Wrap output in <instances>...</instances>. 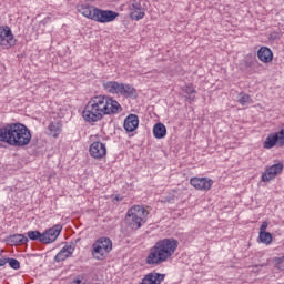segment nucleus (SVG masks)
Wrapping results in <instances>:
<instances>
[{
	"label": "nucleus",
	"mask_w": 284,
	"mask_h": 284,
	"mask_svg": "<svg viewBox=\"0 0 284 284\" xmlns=\"http://www.w3.org/2000/svg\"><path fill=\"white\" fill-rule=\"evenodd\" d=\"M165 281V274H161L158 272H151L142 278L140 284H161Z\"/></svg>",
	"instance_id": "nucleus-15"
},
{
	"label": "nucleus",
	"mask_w": 284,
	"mask_h": 284,
	"mask_svg": "<svg viewBox=\"0 0 284 284\" xmlns=\"http://www.w3.org/2000/svg\"><path fill=\"white\" fill-rule=\"evenodd\" d=\"M237 103H240V105H250V103H252V98H250V94L240 93L237 98Z\"/></svg>",
	"instance_id": "nucleus-25"
},
{
	"label": "nucleus",
	"mask_w": 284,
	"mask_h": 284,
	"mask_svg": "<svg viewBox=\"0 0 284 284\" xmlns=\"http://www.w3.org/2000/svg\"><path fill=\"white\" fill-rule=\"evenodd\" d=\"M123 108L119 101L108 95H95L84 106L82 118L87 123H97L108 114H119Z\"/></svg>",
	"instance_id": "nucleus-1"
},
{
	"label": "nucleus",
	"mask_w": 284,
	"mask_h": 284,
	"mask_svg": "<svg viewBox=\"0 0 284 284\" xmlns=\"http://www.w3.org/2000/svg\"><path fill=\"white\" fill-rule=\"evenodd\" d=\"M8 263L12 270H21V263L19 260L8 257Z\"/></svg>",
	"instance_id": "nucleus-28"
},
{
	"label": "nucleus",
	"mask_w": 284,
	"mask_h": 284,
	"mask_svg": "<svg viewBox=\"0 0 284 284\" xmlns=\"http://www.w3.org/2000/svg\"><path fill=\"white\" fill-rule=\"evenodd\" d=\"M78 10L83 17H87V19H91V21H94V13L97 12L98 8L80 6Z\"/></svg>",
	"instance_id": "nucleus-20"
},
{
	"label": "nucleus",
	"mask_w": 284,
	"mask_h": 284,
	"mask_svg": "<svg viewBox=\"0 0 284 284\" xmlns=\"http://www.w3.org/2000/svg\"><path fill=\"white\" fill-rule=\"evenodd\" d=\"M0 141L13 148H24L32 141V133L22 123H9L0 128Z\"/></svg>",
	"instance_id": "nucleus-3"
},
{
	"label": "nucleus",
	"mask_w": 284,
	"mask_h": 284,
	"mask_svg": "<svg viewBox=\"0 0 284 284\" xmlns=\"http://www.w3.org/2000/svg\"><path fill=\"white\" fill-rule=\"evenodd\" d=\"M9 241L14 243V245H26L28 237L23 234H13L9 236Z\"/></svg>",
	"instance_id": "nucleus-22"
},
{
	"label": "nucleus",
	"mask_w": 284,
	"mask_h": 284,
	"mask_svg": "<svg viewBox=\"0 0 284 284\" xmlns=\"http://www.w3.org/2000/svg\"><path fill=\"white\" fill-rule=\"evenodd\" d=\"M261 63L256 58L246 59L245 61V68H248L251 70H255L256 68H260Z\"/></svg>",
	"instance_id": "nucleus-27"
},
{
	"label": "nucleus",
	"mask_w": 284,
	"mask_h": 284,
	"mask_svg": "<svg viewBox=\"0 0 284 284\" xmlns=\"http://www.w3.org/2000/svg\"><path fill=\"white\" fill-rule=\"evenodd\" d=\"M275 265H276L277 270H281L282 272H284V256L277 257L275 260Z\"/></svg>",
	"instance_id": "nucleus-29"
},
{
	"label": "nucleus",
	"mask_w": 284,
	"mask_h": 284,
	"mask_svg": "<svg viewBox=\"0 0 284 284\" xmlns=\"http://www.w3.org/2000/svg\"><path fill=\"white\" fill-rule=\"evenodd\" d=\"M63 231V225L61 224H55L52 227L45 230L42 233V243L44 245H50V243H54V241H57V239H59V235L61 234V232Z\"/></svg>",
	"instance_id": "nucleus-10"
},
{
	"label": "nucleus",
	"mask_w": 284,
	"mask_h": 284,
	"mask_svg": "<svg viewBox=\"0 0 284 284\" xmlns=\"http://www.w3.org/2000/svg\"><path fill=\"white\" fill-rule=\"evenodd\" d=\"M74 252V247L72 245H64L62 250L55 255L54 261L55 263H61L65 261V258H70Z\"/></svg>",
	"instance_id": "nucleus-18"
},
{
	"label": "nucleus",
	"mask_w": 284,
	"mask_h": 284,
	"mask_svg": "<svg viewBox=\"0 0 284 284\" xmlns=\"http://www.w3.org/2000/svg\"><path fill=\"white\" fill-rule=\"evenodd\" d=\"M176 250H179V240L174 237L159 240L149 251L145 260L146 265L156 267V265L168 263L174 256Z\"/></svg>",
	"instance_id": "nucleus-2"
},
{
	"label": "nucleus",
	"mask_w": 284,
	"mask_h": 284,
	"mask_svg": "<svg viewBox=\"0 0 284 284\" xmlns=\"http://www.w3.org/2000/svg\"><path fill=\"white\" fill-rule=\"evenodd\" d=\"M258 239L261 243H264L265 245H270V243H272V233L260 232Z\"/></svg>",
	"instance_id": "nucleus-26"
},
{
	"label": "nucleus",
	"mask_w": 284,
	"mask_h": 284,
	"mask_svg": "<svg viewBox=\"0 0 284 284\" xmlns=\"http://www.w3.org/2000/svg\"><path fill=\"white\" fill-rule=\"evenodd\" d=\"M0 45L4 50H10V48L17 45V39H14L12 29L8 26L0 27Z\"/></svg>",
	"instance_id": "nucleus-7"
},
{
	"label": "nucleus",
	"mask_w": 284,
	"mask_h": 284,
	"mask_svg": "<svg viewBox=\"0 0 284 284\" xmlns=\"http://www.w3.org/2000/svg\"><path fill=\"white\" fill-rule=\"evenodd\" d=\"M1 254H3V251H0V256H1Z\"/></svg>",
	"instance_id": "nucleus-33"
},
{
	"label": "nucleus",
	"mask_w": 284,
	"mask_h": 284,
	"mask_svg": "<svg viewBox=\"0 0 284 284\" xmlns=\"http://www.w3.org/2000/svg\"><path fill=\"white\" fill-rule=\"evenodd\" d=\"M139 128V115L130 114L124 120V130L126 132H134Z\"/></svg>",
	"instance_id": "nucleus-17"
},
{
	"label": "nucleus",
	"mask_w": 284,
	"mask_h": 284,
	"mask_svg": "<svg viewBox=\"0 0 284 284\" xmlns=\"http://www.w3.org/2000/svg\"><path fill=\"white\" fill-rule=\"evenodd\" d=\"M190 184L200 192H209L214 185V181L210 178H191Z\"/></svg>",
	"instance_id": "nucleus-12"
},
{
	"label": "nucleus",
	"mask_w": 284,
	"mask_h": 284,
	"mask_svg": "<svg viewBox=\"0 0 284 284\" xmlns=\"http://www.w3.org/2000/svg\"><path fill=\"white\" fill-rule=\"evenodd\" d=\"M270 224L267 223V222H263L262 223V225H261V227H260V232H267L266 230H267V226H268Z\"/></svg>",
	"instance_id": "nucleus-30"
},
{
	"label": "nucleus",
	"mask_w": 284,
	"mask_h": 284,
	"mask_svg": "<svg viewBox=\"0 0 284 284\" xmlns=\"http://www.w3.org/2000/svg\"><path fill=\"white\" fill-rule=\"evenodd\" d=\"M182 90L183 92H185L186 99H189L190 101H194V94H196V90H194V87L192 84L184 85Z\"/></svg>",
	"instance_id": "nucleus-23"
},
{
	"label": "nucleus",
	"mask_w": 284,
	"mask_h": 284,
	"mask_svg": "<svg viewBox=\"0 0 284 284\" xmlns=\"http://www.w3.org/2000/svg\"><path fill=\"white\" fill-rule=\"evenodd\" d=\"M129 8V17L133 21H141L143 17H145V8L143 4L136 0H131L128 4Z\"/></svg>",
	"instance_id": "nucleus-11"
},
{
	"label": "nucleus",
	"mask_w": 284,
	"mask_h": 284,
	"mask_svg": "<svg viewBox=\"0 0 284 284\" xmlns=\"http://www.w3.org/2000/svg\"><path fill=\"white\" fill-rule=\"evenodd\" d=\"M166 201L170 203L171 201H174V197H169Z\"/></svg>",
	"instance_id": "nucleus-32"
},
{
	"label": "nucleus",
	"mask_w": 284,
	"mask_h": 284,
	"mask_svg": "<svg viewBox=\"0 0 284 284\" xmlns=\"http://www.w3.org/2000/svg\"><path fill=\"white\" fill-rule=\"evenodd\" d=\"M63 124L61 122H51L50 125L48 126L49 134L57 139L61 134Z\"/></svg>",
	"instance_id": "nucleus-21"
},
{
	"label": "nucleus",
	"mask_w": 284,
	"mask_h": 284,
	"mask_svg": "<svg viewBox=\"0 0 284 284\" xmlns=\"http://www.w3.org/2000/svg\"><path fill=\"white\" fill-rule=\"evenodd\" d=\"M27 236L30 239V241H39V243H42L41 239L43 235L41 231H28Z\"/></svg>",
	"instance_id": "nucleus-24"
},
{
	"label": "nucleus",
	"mask_w": 284,
	"mask_h": 284,
	"mask_svg": "<svg viewBox=\"0 0 284 284\" xmlns=\"http://www.w3.org/2000/svg\"><path fill=\"white\" fill-rule=\"evenodd\" d=\"M150 212L141 205H134L128 210L125 215V223L130 230H141L148 223Z\"/></svg>",
	"instance_id": "nucleus-4"
},
{
	"label": "nucleus",
	"mask_w": 284,
	"mask_h": 284,
	"mask_svg": "<svg viewBox=\"0 0 284 284\" xmlns=\"http://www.w3.org/2000/svg\"><path fill=\"white\" fill-rule=\"evenodd\" d=\"M112 252V240L110 237L102 236L94 241L92 244L91 254L95 261H105Z\"/></svg>",
	"instance_id": "nucleus-6"
},
{
	"label": "nucleus",
	"mask_w": 284,
	"mask_h": 284,
	"mask_svg": "<svg viewBox=\"0 0 284 284\" xmlns=\"http://www.w3.org/2000/svg\"><path fill=\"white\" fill-rule=\"evenodd\" d=\"M8 263V257L7 258H0V267H3Z\"/></svg>",
	"instance_id": "nucleus-31"
},
{
	"label": "nucleus",
	"mask_w": 284,
	"mask_h": 284,
	"mask_svg": "<svg viewBox=\"0 0 284 284\" xmlns=\"http://www.w3.org/2000/svg\"><path fill=\"white\" fill-rule=\"evenodd\" d=\"M257 58L262 63H272V60L274 59V53L272 50L267 47H262L257 51Z\"/></svg>",
	"instance_id": "nucleus-16"
},
{
	"label": "nucleus",
	"mask_w": 284,
	"mask_h": 284,
	"mask_svg": "<svg viewBox=\"0 0 284 284\" xmlns=\"http://www.w3.org/2000/svg\"><path fill=\"white\" fill-rule=\"evenodd\" d=\"M102 88L105 92H109V94H118L125 99H136V89L131 84L119 83L116 81H103Z\"/></svg>",
	"instance_id": "nucleus-5"
},
{
	"label": "nucleus",
	"mask_w": 284,
	"mask_h": 284,
	"mask_svg": "<svg viewBox=\"0 0 284 284\" xmlns=\"http://www.w3.org/2000/svg\"><path fill=\"white\" fill-rule=\"evenodd\" d=\"M283 172V163H276L266 168L265 172L262 174L263 183H270L273 179H276L278 174Z\"/></svg>",
	"instance_id": "nucleus-13"
},
{
	"label": "nucleus",
	"mask_w": 284,
	"mask_h": 284,
	"mask_svg": "<svg viewBox=\"0 0 284 284\" xmlns=\"http://www.w3.org/2000/svg\"><path fill=\"white\" fill-rule=\"evenodd\" d=\"M119 17L116 11L95 9L93 21L98 23H112Z\"/></svg>",
	"instance_id": "nucleus-9"
},
{
	"label": "nucleus",
	"mask_w": 284,
	"mask_h": 284,
	"mask_svg": "<svg viewBox=\"0 0 284 284\" xmlns=\"http://www.w3.org/2000/svg\"><path fill=\"white\" fill-rule=\"evenodd\" d=\"M168 134V129L165 124L159 122L153 126V135L155 139H165Z\"/></svg>",
	"instance_id": "nucleus-19"
},
{
	"label": "nucleus",
	"mask_w": 284,
	"mask_h": 284,
	"mask_svg": "<svg viewBox=\"0 0 284 284\" xmlns=\"http://www.w3.org/2000/svg\"><path fill=\"white\" fill-rule=\"evenodd\" d=\"M275 145H277V148H284V129L268 134L263 143L265 150H272Z\"/></svg>",
	"instance_id": "nucleus-8"
},
{
	"label": "nucleus",
	"mask_w": 284,
	"mask_h": 284,
	"mask_svg": "<svg viewBox=\"0 0 284 284\" xmlns=\"http://www.w3.org/2000/svg\"><path fill=\"white\" fill-rule=\"evenodd\" d=\"M89 152L93 159L101 160L106 156L108 148H105V144H103V142L97 141L90 145Z\"/></svg>",
	"instance_id": "nucleus-14"
}]
</instances>
